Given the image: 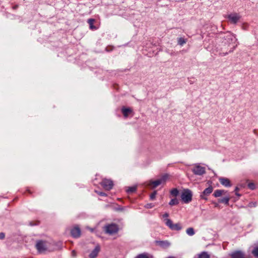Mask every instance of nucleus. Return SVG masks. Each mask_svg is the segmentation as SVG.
<instances>
[{
	"label": "nucleus",
	"mask_w": 258,
	"mask_h": 258,
	"mask_svg": "<svg viewBox=\"0 0 258 258\" xmlns=\"http://www.w3.org/2000/svg\"><path fill=\"white\" fill-rule=\"evenodd\" d=\"M210 255L205 251H203L200 253L198 255V258H210Z\"/></svg>",
	"instance_id": "6ab92c4d"
},
{
	"label": "nucleus",
	"mask_w": 258,
	"mask_h": 258,
	"mask_svg": "<svg viewBox=\"0 0 258 258\" xmlns=\"http://www.w3.org/2000/svg\"><path fill=\"white\" fill-rule=\"evenodd\" d=\"M187 40L182 37H180L177 39L178 44L180 46H182L183 44H185Z\"/></svg>",
	"instance_id": "a211bd4d"
},
{
	"label": "nucleus",
	"mask_w": 258,
	"mask_h": 258,
	"mask_svg": "<svg viewBox=\"0 0 258 258\" xmlns=\"http://www.w3.org/2000/svg\"><path fill=\"white\" fill-rule=\"evenodd\" d=\"M98 195L101 196H106V194L103 192H97Z\"/></svg>",
	"instance_id": "72a5a7b5"
},
{
	"label": "nucleus",
	"mask_w": 258,
	"mask_h": 258,
	"mask_svg": "<svg viewBox=\"0 0 258 258\" xmlns=\"http://www.w3.org/2000/svg\"><path fill=\"white\" fill-rule=\"evenodd\" d=\"M154 207V205L152 203L147 204L145 206V207L147 209H151Z\"/></svg>",
	"instance_id": "cd10ccee"
},
{
	"label": "nucleus",
	"mask_w": 258,
	"mask_h": 258,
	"mask_svg": "<svg viewBox=\"0 0 258 258\" xmlns=\"http://www.w3.org/2000/svg\"><path fill=\"white\" fill-rule=\"evenodd\" d=\"M169 175L167 174H165L162 176V177L159 179V180L161 181V183H162L163 182H165L166 180L168 178Z\"/></svg>",
	"instance_id": "4be33fe9"
},
{
	"label": "nucleus",
	"mask_w": 258,
	"mask_h": 258,
	"mask_svg": "<svg viewBox=\"0 0 258 258\" xmlns=\"http://www.w3.org/2000/svg\"><path fill=\"white\" fill-rule=\"evenodd\" d=\"M179 204L178 200L176 198L172 199L169 203L170 206L177 205Z\"/></svg>",
	"instance_id": "b1692460"
},
{
	"label": "nucleus",
	"mask_w": 258,
	"mask_h": 258,
	"mask_svg": "<svg viewBox=\"0 0 258 258\" xmlns=\"http://www.w3.org/2000/svg\"><path fill=\"white\" fill-rule=\"evenodd\" d=\"M169 216V214L167 213H165L164 214L162 215L163 218H167Z\"/></svg>",
	"instance_id": "f704fd0d"
},
{
	"label": "nucleus",
	"mask_w": 258,
	"mask_h": 258,
	"mask_svg": "<svg viewBox=\"0 0 258 258\" xmlns=\"http://www.w3.org/2000/svg\"><path fill=\"white\" fill-rule=\"evenodd\" d=\"M137 190V186H134L131 187H128L127 189L126 190L127 193H132L136 191Z\"/></svg>",
	"instance_id": "5701e85b"
},
{
	"label": "nucleus",
	"mask_w": 258,
	"mask_h": 258,
	"mask_svg": "<svg viewBox=\"0 0 258 258\" xmlns=\"http://www.w3.org/2000/svg\"><path fill=\"white\" fill-rule=\"evenodd\" d=\"M104 230L106 233L112 235L118 232V228L116 224H110L105 225L104 227Z\"/></svg>",
	"instance_id": "7ed1b4c3"
},
{
	"label": "nucleus",
	"mask_w": 258,
	"mask_h": 258,
	"mask_svg": "<svg viewBox=\"0 0 258 258\" xmlns=\"http://www.w3.org/2000/svg\"><path fill=\"white\" fill-rule=\"evenodd\" d=\"M94 22V20L93 19H90L88 20V23L91 29H96V28L93 25Z\"/></svg>",
	"instance_id": "aec40b11"
},
{
	"label": "nucleus",
	"mask_w": 258,
	"mask_h": 258,
	"mask_svg": "<svg viewBox=\"0 0 258 258\" xmlns=\"http://www.w3.org/2000/svg\"><path fill=\"white\" fill-rule=\"evenodd\" d=\"M238 190V188L237 187H236L235 188V190Z\"/></svg>",
	"instance_id": "c9c22d12"
},
{
	"label": "nucleus",
	"mask_w": 258,
	"mask_h": 258,
	"mask_svg": "<svg viewBox=\"0 0 258 258\" xmlns=\"http://www.w3.org/2000/svg\"><path fill=\"white\" fill-rule=\"evenodd\" d=\"M101 184L105 189L107 190H109L112 189L113 186V181L107 179H103Z\"/></svg>",
	"instance_id": "6e6552de"
},
{
	"label": "nucleus",
	"mask_w": 258,
	"mask_h": 258,
	"mask_svg": "<svg viewBox=\"0 0 258 258\" xmlns=\"http://www.w3.org/2000/svg\"><path fill=\"white\" fill-rule=\"evenodd\" d=\"M248 187L251 189H254L255 188V185L253 183L250 182L248 184Z\"/></svg>",
	"instance_id": "c756f323"
},
{
	"label": "nucleus",
	"mask_w": 258,
	"mask_h": 258,
	"mask_svg": "<svg viewBox=\"0 0 258 258\" xmlns=\"http://www.w3.org/2000/svg\"><path fill=\"white\" fill-rule=\"evenodd\" d=\"M156 195H157V191H156V190L154 191L150 196V200H154L156 198Z\"/></svg>",
	"instance_id": "bb28decb"
},
{
	"label": "nucleus",
	"mask_w": 258,
	"mask_h": 258,
	"mask_svg": "<svg viewBox=\"0 0 258 258\" xmlns=\"http://www.w3.org/2000/svg\"><path fill=\"white\" fill-rule=\"evenodd\" d=\"M164 221L166 225L172 230L179 231L182 229V226L180 223L173 224L169 219H165Z\"/></svg>",
	"instance_id": "20e7f679"
},
{
	"label": "nucleus",
	"mask_w": 258,
	"mask_h": 258,
	"mask_svg": "<svg viewBox=\"0 0 258 258\" xmlns=\"http://www.w3.org/2000/svg\"><path fill=\"white\" fill-rule=\"evenodd\" d=\"M157 245H159L161 247L163 248H166L169 247L170 245V243L167 241H161V240H157L155 241Z\"/></svg>",
	"instance_id": "1a4fd4ad"
},
{
	"label": "nucleus",
	"mask_w": 258,
	"mask_h": 258,
	"mask_svg": "<svg viewBox=\"0 0 258 258\" xmlns=\"http://www.w3.org/2000/svg\"><path fill=\"white\" fill-rule=\"evenodd\" d=\"M5 237V234L3 232L0 233V239H4Z\"/></svg>",
	"instance_id": "2f4dec72"
},
{
	"label": "nucleus",
	"mask_w": 258,
	"mask_h": 258,
	"mask_svg": "<svg viewBox=\"0 0 258 258\" xmlns=\"http://www.w3.org/2000/svg\"><path fill=\"white\" fill-rule=\"evenodd\" d=\"M236 194V195H237L238 196H240V195H239V194Z\"/></svg>",
	"instance_id": "e433bc0d"
},
{
	"label": "nucleus",
	"mask_w": 258,
	"mask_h": 258,
	"mask_svg": "<svg viewBox=\"0 0 258 258\" xmlns=\"http://www.w3.org/2000/svg\"><path fill=\"white\" fill-rule=\"evenodd\" d=\"M192 172L197 175H202L206 173V169L204 167L201 166L199 164H195L191 169Z\"/></svg>",
	"instance_id": "39448f33"
},
{
	"label": "nucleus",
	"mask_w": 258,
	"mask_h": 258,
	"mask_svg": "<svg viewBox=\"0 0 258 258\" xmlns=\"http://www.w3.org/2000/svg\"><path fill=\"white\" fill-rule=\"evenodd\" d=\"M227 19L230 23L236 24L241 18V16L239 14L233 13L227 15Z\"/></svg>",
	"instance_id": "423d86ee"
},
{
	"label": "nucleus",
	"mask_w": 258,
	"mask_h": 258,
	"mask_svg": "<svg viewBox=\"0 0 258 258\" xmlns=\"http://www.w3.org/2000/svg\"><path fill=\"white\" fill-rule=\"evenodd\" d=\"M137 258H149L148 256L146 253H142L139 254Z\"/></svg>",
	"instance_id": "c85d7f7f"
},
{
	"label": "nucleus",
	"mask_w": 258,
	"mask_h": 258,
	"mask_svg": "<svg viewBox=\"0 0 258 258\" xmlns=\"http://www.w3.org/2000/svg\"><path fill=\"white\" fill-rule=\"evenodd\" d=\"M36 247L40 253L44 252L47 249V243L42 240L38 241L36 244Z\"/></svg>",
	"instance_id": "0eeeda50"
},
{
	"label": "nucleus",
	"mask_w": 258,
	"mask_h": 258,
	"mask_svg": "<svg viewBox=\"0 0 258 258\" xmlns=\"http://www.w3.org/2000/svg\"><path fill=\"white\" fill-rule=\"evenodd\" d=\"M161 181L159 180V179H157L155 181H150L149 183L148 184V185L149 186H151L152 188H154L161 184Z\"/></svg>",
	"instance_id": "4468645a"
},
{
	"label": "nucleus",
	"mask_w": 258,
	"mask_h": 258,
	"mask_svg": "<svg viewBox=\"0 0 258 258\" xmlns=\"http://www.w3.org/2000/svg\"><path fill=\"white\" fill-rule=\"evenodd\" d=\"M179 194V191L177 188H173L170 191V194L172 196L176 197Z\"/></svg>",
	"instance_id": "a878e982"
},
{
	"label": "nucleus",
	"mask_w": 258,
	"mask_h": 258,
	"mask_svg": "<svg viewBox=\"0 0 258 258\" xmlns=\"http://www.w3.org/2000/svg\"><path fill=\"white\" fill-rule=\"evenodd\" d=\"M72 255L73 257H76L77 255V252L75 250H72Z\"/></svg>",
	"instance_id": "473e14b6"
},
{
	"label": "nucleus",
	"mask_w": 258,
	"mask_h": 258,
	"mask_svg": "<svg viewBox=\"0 0 258 258\" xmlns=\"http://www.w3.org/2000/svg\"><path fill=\"white\" fill-rule=\"evenodd\" d=\"M251 253L256 258H258V246L254 247L253 250L251 251Z\"/></svg>",
	"instance_id": "393cba45"
},
{
	"label": "nucleus",
	"mask_w": 258,
	"mask_h": 258,
	"mask_svg": "<svg viewBox=\"0 0 258 258\" xmlns=\"http://www.w3.org/2000/svg\"><path fill=\"white\" fill-rule=\"evenodd\" d=\"M186 232L187 234H188L189 236H192L195 234V231L194 228L190 227L186 229Z\"/></svg>",
	"instance_id": "412c9836"
},
{
	"label": "nucleus",
	"mask_w": 258,
	"mask_h": 258,
	"mask_svg": "<svg viewBox=\"0 0 258 258\" xmlns=\"http://www.w3.org/2000/svg\"><path fill=\"white\" fill-rule=\"evenodd\" d=\"M224 193H225V191L224 190L217 189L214 191V196L215 197H219Z\"/></svg>",
	"instance_id": "f3484780"
},
{
	"label": "nucleus",
	"mask_w": 258,
	"mask_h": 258,
	"mask_svg": "<svg viewBox=\"0 0 258 258\" xmlns=\"http://www.w3.org/2000/svg\"><path fill=\"white\" fill-rule=\"evenodd\" d=\"M213 189V187L211 186H210L206 188L203 192L202 195H201V198L207 199L206 198L204 197V196L209 195L212 192Z\"/></svg>",
	"instance_id": "f8f14e48"
},
{
	"label": "nucleus",
	"mask_w": 258,
	"mask_h": 258,
	"mask_svg": "<svg viewBox=\"0 0 258 258\" xmlns=\"http://www.w3.org/2000/svg\"><path fill=\"white\" fill-rule=\"evenodd\" d=\"M100 250V246L99 245H96L95 248L90 253L89 257L90 258H95L97 256Z\"/></svg>",
	"instance_id": "9b49d317"
},
{
	"label": "nucleus",
	"mask_w": 258,
	"mask_h": 258,
	"mask_svg": "<svg viewBox=\"0 0 258 258\" xmlns=\"http://www.w3.org/2000/svg\"><path fill=\"white\" fill-rule=\"evenodd\" d=\"M220 183L225 187H230L231 184L229 179L225 177H220L219 179Z\"/></svg>",
	"instance_id": "9d476101"
},
{
	"label": "nucleus",
	"mask_w": 258,
	"mask_h": 258,
	"mask_svg": "<svg viewBox=\"0 0 258 258\" xmlns=\"http://www.w3.org/2000/svg\"><path fill=\"white\" fill-rule=\"evenodd\" d=\"M221 39L222 41L219 44V55L225 56L232 52L237 47V39L235 35L229 32L223 35Z\"/></svg>",
	"instance_id": "f257e3e1"
},
{
	"label": "nucleus",
	"mask_w": 258,
	"mask_h": 258,
	"mask_svg": "<svg viewBox=\"0 0 258 258\" xmlns=\"http://www.w3.org/2000/svg\"><path fill=\"white\" fill-rule=\"evenodd\" d=\"M71 234L73 237L75 238H78L80 236L81 231L78 227H75L72 229Z\"/></svg>",
	"instance_id": "ddd939ff"
},
{
	"label": "nucleus",
	"mask_w": 258,
	"mask_h": 258,
	"mask_svg": "<svg viewBox=\"0 0 258 258\" xmlns=\"http://www.w3.org/2000/svg\"><path fill=\"white\" fill-rule=\"evenodd\" d=\"M192 192L189 189H185L181 194L182 201L186 204L189 203L192 200Z\"/></svg>",
	"instance_id": "f03ea898"
},
{
	"label": "nucleus",
	"mask_w": 258,
	"mask_h": 258,
	"mask_svg": "<svg viewBox=\"0 0 258 258\" xmlns=\"http://www.w3.org/2000/svg\"><path fill=\"white\" fill-rule=\"evenodd\" d=\"M256 203L255 202L254 203L251 202L249 204V207H256Z\"/></svg>",
	"instance_id": "7c9ffc66"
},
{
	"label": "nucleus",
	"mask_w": 258,
	"mask_h": 258,
	"mask_svg": "<svg viewBox=\"0 0 258 258\" xmlns=\"http://www.w3.org/2000/svg\"><path fill=\"white\" fill-rule=\"evenodd\" d=\"M132 112V110L130 108H122V112L125 117H127L130 113Z\"/></svg>",
	"instance_id": "2eb2a0df"
},
{
	"label": "nucleus",
	"mask_w": 258,
	"mask_h": 258,
	"mask_svg": "<svg viewBox=\"0 0 258 258\" xmlns=\"http://www.w3.org/2000/svg\"><path fill=\"white\" fill-rule=\"evenodd\" d=\"M229 200H230V198L229 197H225L222 199H219V202L220 203H224L226 205H228Z\"/></svg>",
	"instance_id": "dca6fc26"
}]
</instances>
